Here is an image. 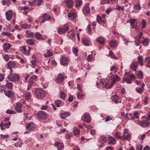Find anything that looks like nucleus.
I'll list each match as a JSON object with an SVG mask.
<instances>
[{
    "label": "nucleus",
    "mask_w": 150,
    "mask_h": 150,
    "mask_svg": "<svg viewBox=\"0 0 150 150\" xmlns=\"http://www.w3.org/2000/svg\"><path fill=\"white\" fill-rule=\"evenodd\" d=\"M37 116L40 120H45L47 118L46 114L42 111L39 112L38 113Z\"/></svg>",
    "instance_id": "5"
},
{
    "label": "nucleus",
    "mask_w": 150,
    "mask_h": 150,
    "mask_svg": "<svg viewBox=\"0 0 150 150\" xmlns=\"http://www.w3.org/2000/svg\"><path fill=\"white\" fill-rule=\"evenodd\" d=\"M73 133L75 135H77L80 134V131L77 128H75L73 130Z\"/></svg>",
    "instance_id": "35"
},
{
    "label": "nucleus",
    "mask_w": 150,
    "mask_h": 150,
    "mask_svg": "<svg viewBox=\"0 0 150 150\" xmlns=\"http://www.w3.org/2000/svg\"><path fill=\"white\" fill-rule=\"evenodd\" d=\"M109 0H102L101 2V4L103 5L104 4L109 3Z\"/></svg>",
    "instance_id": "62"
},
{
    "label": "nucleus",
    "mask_w": 150,
    "mask_h": 150,
    "mask_svg": "<svg viewBox=\"0 0 150 150\" xmlns=\"http://www.w3.org/2000/svg\"><path fill=\"white\" fill-rule=\"evenodd\" d=\"M130 136L129 134H123L122 135V140H125V139L129 140V138H130Z\"/></svg>",
    "instance_id": "33"
},
{
    "label": "nucleus",
    "mask_w": 150,
    "mask_h": 150,
    "mask_svg": "<svg viewBox=\"0 0 150 150\" xmlns=\"http://www.w3.org/2000/svg\"><path fill=\"white\" fill-rule=\"evenodd\" d=\"M144 89L142 88H136L135 90L137 92L139 93H141V92Z\"/></svg>",
    "instance_id": "55"
},
{
    "label": "nucleus",
    "mask_w": 150,
    "mask_h": 150,
    "mask_svg": "<svg viewBox=\"0 0 150 150\" xmlns=\"http://www.w3.org/2000/svg\"><path fill=\"white\" fill-rule=\"evenodd\" d=\"M69 37L70 38H73L75 36V34L74 31L73 30H70L69 32Z\"/></svg>",
    "instance_id": "29"
},
{
    "label": "nucleus",
    "mask_w": 150,
    "mask_h": 150,
    "mask_svg": "<svg viewBox=\"0 0 150 150\" xmlns=\"http://www.w3.org/2000/svg\"><path fill=\"white\" fill-rule=\"evenodd\" d=\"M119 99V97L117 96H113L111 97V99L114 102H117Z\"/></svg>",
    "instance_id": "42"
},
{
    "label": "nucleus",
    "mask_w": 150,
    "mask_h": 150,
    "mask_svg": "<svg viewBox=\"0 0 150 150\" xmlns=\"http://www.w3.org/2000/svg\"><path fill=\"white\" fill-rule=\"evenodd\" d=\"M35 95L37 98L42 99L45 97V92L42 88H36L35 90Z\"/></svg>",
    "instance_id": "1"
},
{
    "label": "nucleus",
    "mask_w": 150,
    "mask_h": 150,
    "mask_svg": "<svg viewBox=\"0 0 150 150\" xmlns=\"http://www.w3.org/2000/svg\"><path fill=\"white\" fill-rule=\"evenodd\" d=\"M26 43L29 45H32L33 44L34 42L32 39H28L27 40Z\"/></svg>",
    "instance_id": "37"
},
{
    "label": "nucleus",
    "mask_w": 150,
    "mask_h": 150,
    "mask_svg": "<svg viewBox=\"0 0 150 150\" xmlns=\"http://www.w3.org/2000/svg\"><path fill=\"white\" fill-rule=\"evenodd\" d=\"M13 83L11 82H8L6 85V86L9 89H11Z\"/></svg>",
    "instance_id": "53"
},
{
    "label": "nucleus",
    "mask_w": 150,
    "mask_h": 150,
    "mask_svg": "<svg viewBox=\"0 0 150 150\" xmlns=\"http://www.w3.org/2000/svg\"><path fill=\"white\" fill-rule=\"evenodd\" d=\"M117 41L111 40L110 42V46L111 47H114L117 46Z\"/></svg>",
    "instance_id": "31"
},
{
    "label": "nucleus",
    "mask_w": 150,
    "mask_h": 150,
    "mask_svg": "<svg viewBox=\"0 0 150 150\" xmlns=\"http://www.w3.org/2000/svg\"><path fill=\"white\" fill-rule=\"evenodd\" d=\"M7 65L9 68H12V67L14 68L16 66L15 63L12 61L8 62L7 63Z\"/></svg>",
    "instance_id": "25"
},
{
    "label": "nucleus",
    "mask_w": 150,
    "mask_h": 150,
    "mask_svg": "<svg viewBox=\"0 0 150 150\" xmlns=\"http://www.w3.org/2000/svg\"><path fill=\"white\" fill-rule=\"evenodd\" d=\"M47 56L46 57H48L52 56L53 55V54L52 52L50 50H48L47 52Z\"/></svg>",
    "instance_id": "57"
},
{
    "label": "nucleus",
    "mask_w": 150,
    "mask_h": 150,
    "mask_svg": "<svg viewBox=\"0 0 150 150\" xmlns=\"http://www.w3.org/2000/svg\"><path fill=\"white\" fill-rule=\"evenodd\" d=\"M107 140V139L106 136H102L100 138V141L103 142H105Z\"/></svg>",
    "instance_id": "40"
},
{
    "label": "nucleus",
    "mask_w": 150,
    "mask_h": 150,
    "mask_svg": "<svg viewBox=\"0 0 150 150\" xmlns=\"http://www.w3.org/2000/svg\"><path fill=\"white\" fill-rule=\"evenodd\" d=\"M23 107V105L20 103H17L16 104L15 109L18 112H22L21 108Z\"/></svg>",
    "instance_id": "13"
},
{
    "label": "nucleus",
    "mask_w": 150,
    "mask_h": 150,
    "mask_svg": "<svg viewBox=\"0 0 150 150\" xmlns=\"http://www.w3.org/2000/svg\"><path fill=\"white\" fill-rule=\"evenodd\" d=\"M105 87L107 88L110 89L112 87V85L109 82L106 83L105 85Z\"/></svg>",
    "instance_id": "50"
},
{
    "label": "nucleus",
    "mask_w": 150,
    "mask_h": 150,
    "mask_svg": "<svg viewBox=\"0 0 150 150\" xmlns=\"http://www.w3.org/2000/svg\"><path fill=\"white\" fill-rule=\"evenodd\" d=\"M134 116L131 117L130 118H129V120H132L134 119L135 118H139V114L137 112H135L134 114Z\"/></svg>",
    "instance_id": "30"
},
{
    "label": "nucleus",
    "mask_w": 150,
    "mask_h": 150,
    "mask_svg": "<svg viewBox=\"0 0 150 150\" xmlns=\"http://www.w3.org/2000/svg\"><path fill=\"white\" fill-rule=\"evenodd\" d=\"M115 136L116 138L121 139L122 138V136H121L120 133L117 132L115 134Z\"/></svg>",
    "instance_id": "41"
},
{
    "label": "nucleus",
    "mask_w": 150,
    "mask_h": 150,
    "mask_svg": "<svg viewBox=\"0 0 150 150\" xmlns=\"http://www.w3.org/2000/svg\"><path fill=\"white\" fill-rule=\"evenodd\" d=\"M35 36L36 38L39 40H42L43 38L42 37V35L40 33L36 32L35 33Z\"/></svg>",
    "instance_id": "20"
},
{
    "label": "nucleus",
    "mask_w": 150,
    "mask_h": 150,
    "mask_svg": "<svg viewBox=\"0 0 150 150\" xmlns=\"http://www.w3.org/2000/svg\"><path fill=\"white\" fill-rule=\"evenodd\" d=\"M86 30H88V33L89 34L91 35L92 34L91 33V26L90 24H89L87 27L86 28Z\"/></svg>",
    "instance_id": "44"
},
{
    "label": "nucleus",
    "mask_w": 150,
    "mask_h": 150,
    "mask_svg": "<svg viewBox=\"0 0 150 150\" xmlns=\"http://www.w3.org/2000/svg\"><path fill=\"white\" fill-rule=\"evenodd\" d=\"M120 79V78L117 75H115L114 76L113 79H112L110 83L112 86V85L116 83V81H118Z\"/></svg>",
    "instance_id": "17"
},
{
    "label": "nucleus",
    "mask_w": 150,
    "mask_h": 150,
    "mask_svg": "<svg viewBox=\"0 0 150 150\" xmlns=\"http://www.w3.org/2000/svg\"><path fill=\"white\" fill-rule=\"evenodd\" d=\"M10 2V0H2L1 1V3L3 5H6Z\"/></svg>",
    "instance_id": "56"
},
{
    "label": "nucleus",
    "mask_w": 150,
    "mask_h": 150,
    "mask_svg": "<svg viewBox=\"0 0 150 150\" xmlns=\"http://www.w3.org/2000/svg\"><path fill=\"white\" fill-rule=\"evenodd\" d=\"M97 20L98 22L100 24H101V23L103 21V20H102V18L99 16H97Z\"/></svg>",
    "instance_id": "58"
},
{
    "label": "nucleus",
    "mask_w": 150,
    "mask_h": 150,
    "mask_svg": "<svg viewBox=\"0 0 150 150\" xmlns=\"http://www.w3.org/2000/svg\"><path fill=\"white\" fill-rule=\"evenodd\" d=\"M138 62H134L132 63L130 65V68L132 70L135 71L136 69L137 66L138 64Z\"/></svg>",
    "instance_id": "21"
},
{
    "label": "nucleus",
    "mask_w": 150,
    "mask_h": 150,
    "mask_svg": "<svg viewBox=\"0 0 150 150\" xmlns=\"http://www.w3.org/2000/svg\"><path fill=\"white\" fill-rule=\"evenodd\" d=\"M127 115L128 114L127 113L125 114L123 112H122L121 113V116L124 119L128 120H130L129 118L128 117Z\"/></svg>",
    "instance_id": "34"
},
{
    "label": "nucleus",
    "mask_w": 150,
    "mask_h": 150,
    "mask_svg": "<svg viewBox=\"0 0 150 150\" xmlns=\"http://www.w3.org/2000/svg\"><path fill=\"white\" fill-rule=\"evenodd\" d=\"M73 52L74 54H75V56H77L78 54V49L76 47H74L73 50Z\"/></svg>",
    "instance_id": "54"
},
{
    "label": "nucleus",
    "mask_w": 150,
    "mask_h": 150,
    "mask_svg": "<svg viewBox=\"0 0 150 150\" xmlns=\"http://www.w3.org/2000/svg\"><path fill=\"white\" fill-rule=\"evenodd\" d=\"M26 34L27 36L29 38L33 37L34 35V33L33 32H29L28 31H26Z\"/></svg>",
    "instance_id": "47"
},
{
    "label": "nucleus",
    "mask_w": 150,
    "mask_h": 150,
    "mask_svg": "<svg viewBox=\"0 0 150 150\" xmlns=\"http://www.w3.org/2000/svg\"><path fill=\"white\" fill-rule=\"evenodd\" d=\"M60 98L62 99H64L65 98V95L63 91H62L60 93Z\"/></svg>",
    "instance_id": "51"
},
{
    "label": "nucleus",
    "mask_w": 150,
    "mask_h": 150,
    "mask_svg": "<svg viewBox=\"0 0 150 150\" xmlns=\"http://www.w3.org/2000/svg\"><path fill=\"white\" fill-rule=\"evenodd\" d=\"M134 75L130 74L127 77H125L124 78V80L125 81H130L131 80L134 79Z\"/></svg>",
    "instance_id": "19"
},
{
    "label": "nucleus",
    "mask_w": 150,
    "mask_h": 150,
    "mask_svg": "<svg viewBox=\"0 0 150 150\" xmlns=\"http://www.w3.org/2000/svg\"><path fill=\"white\" fill-rule=\"evenodd\" d=\"M149 39H145L143 41H142V42L145 46H147L149 44Z\"/></svg>",
    "instance_id": "38"
},
{
    "label": "nucleus",
    "mask_w": 150,
    "mask_h": 150,
    "mask_svg": "<svg viewBox=\"0 0 150 150\" xmlns=\"http://www.w3.org/2000/svg\"><path fill=\"white\" fill-rule=\"evenodd\" d=\"M64 80V77L63 75L61 74H59L55 81L57 82L61 83Z\"/></svg>",
    "instance_id": "7"
},
{
    "label": "nucleus",
    "mask_w": 150,
    "mask_h": 150,
    "mask_svg": "<svg viewBox=\"0 0 150 150\" xmlns=\"http://www.w3.org/2000/svg\"><path fill=\"white\" fill-rule=\"evenodd\" d=\"M64 2L66 6L69 8L72 7L74 5V2L72 0H64Z\"/></svg>",
    "instance_id": "8"
},
{
    "label": "nucleus",
    "mask_w": 150,
    "mask_h": 150,
    "mask_svg": "<svg viewBox=\"0 0 150 150\" xmlns=\"http://www.w3.org/2000/svg\"><path fill=\"white\" fill-rule=\"evenodd\" d=\"M115 9L118 11L120 10L123 11L124 9V6L121 7L119 6H117L116 8Z\"/></svg>",
    "instance_id": "60"
},
{
    "label": "nucleus",
    "mask_w": 150,
    "mask_h": 150,
    "mask_svg": "<svg viewBox=\"0 0 150 150\" xmlns=\"http://www.w3.org/2000/svg\"><path fill=\"white\" fill-rule=\"evenodd\" d=\"M137 76L139 79H142L143 78V74L142 71H139L138 74Z\"/></svg>",
    "instance_id": "48"
},
{
    "label": "nucleus",
    "mask_w": 150,
    "mask_h": 150,
    "mask_svg": "<svg viewBox=\"0 0 150 150\" xmlns=\"http://www.w3.org/2000/svg\"><path fill=\"white\" fill-rule=\"evenodd\" d=\"M61 64L63 66H65L68 64V60L66 57H61L60 59Z\"/></svg>",
    "instance_id": "10"
},
{
    "label": "nucleus",
    "mask_w": 150,
    "mask_h": 150,
    "mask_svg": "<svg viewBox=\"0 0 150 150\" xmlns=\"http://www.w3.org/2000/svg\"><path fill=\"white\" fill-rule=\"evenodd\" d=\"M136 19H130L128 21L127 23L129 22L130 23L131 25H134V24L136 23Z\"/></svg>",
    "instance_id": "39"
},
{
    "label": "nucleus",
    "mask_w": 150,
    "mask_h": 150,
    "mask_svg": "<svg viewBox=\"0 0 150 150\" xmlns=\"http://www.w3.org/2000/svg\"><path fill=\"white\" fill-rule=\"evenodd\" d=\"M4 91L5 95L6 96L9 98H12L13 97V94L12 91L9 90L6 91L4 89H2Z\"/></svg>",
    "instance_id": "12"
},
{
    "label": "nucleus",
    "mask_w": 150,
    "mask_h": 150,
    "mask_svg": "<svg viewBox=\"0 0 150 150\" xmlns=\"http://www.w3.org/2000/svg\"><path fill=\"white\" fill-rule=\"evenodd\" d=\"M138 123L141 126L144 127H145L148 126L149 124L147 121L144 120L141 122H139Z\"/></svg>",
    "instance_id": "16"
},
{
    "label": "nucleus",
    "mask_w": 150,
    "mask_h": 150,
    "mask_svg": "<svg viewBox=\"0 0 150 150\" xmlns=\"http://www.w3.org/2000/svg\"><path fill=\"white\" fill-rule=\"evenodd\" d=\"M142 35V33L141 32H140L137 35L136 37L135 38L136 39H140Z\"/></svg>",
    "instance_id": "61"
},
{
    "label": "nucleus",
    "mask_w": 150,
    "mask_h": 150,
    "mask_svg": "<svg viewBox=\"0 0 150 150\" xmlns=\"http://www.w3.org/2000/svg\"><path fill=\"white\" fill-rule=\"evenodd\" d=\"M69 30V28L67 25H65L62 28H59L58 32L59 34H62L66 33Z\"/></svg>",
    "instance_id": "4"
},
{
    "label": "nucleus",
    "mask_w": 150,
    "mask_h": 150,
    "mask_svg": "<svg viewBox=\"0 0 150 150\" xmlns=\"http://www.w3.org/2000/svg\"><path fill=\"white\" fill-rule=\"evenodd\" d=\"M109 144H112L115 145L116 143V140L111 136L109 137Z\"/></svg>",
    "instance_id": "22"
},
{
    "label": "nucleus",
    "mask_w": 150,
    "mask_h": 150,
    "mask_svg": "<svg viewBox=\"0 0 150 150\" xmlns=\"http://www.w3.org/2000/svg\"><path fill=\"white\" fill-rule=\"evenodd\" d=\"M12 12L11 10H9L6 13V16L7 20L10 21L12 18Z\"/></svg>",
    "instance_id": "11"
},
{
    "label": "nucleus",
    "mask_w": 150,
    "mask_h": 150,
    "mask_svg": "<svg viewBox=\"0 0 150 150\" xmlns=\"http://www.w3.org/2000/svg\"><path fill=\"white\" fill-rule=\"evenodd\" d=\"M8 79L10 81L15 82L18 81L20 77L17 74L13 73V74L9 75Z\"/></svg>",
    "instance_id": "2"
},
{
    "label": "nucleus",
    "mask_w": 150,
    "mask_h": 150,
    "mask_svg": "<svg viewBox=\"0 0 150 150\" xmlns=\"http://www.w3.org/2000/svg\"><path fill=\"white\" fill-rule=\"evenodd\" d=\"M11 45L9 43H4L3 45L4 51L6 52H8V50L10 49Z\"/></svg>",
    "instance_id": "14"
},
{
    "label": "nucleus",
    "mask_w": 150,
    "mask_h": 150,
    "mask_svg": "<svg viewBox=\"0 0 150 150\" xmlns=\"http://www.w3.org/2000/svg\"><path fill=\"white\" fill-rule=\"evenodd\" d=\"M109 54L112 58H114L116 59H117V58L115 56L114 53L112 51H110Z\"/></svg>",
    "instance_id": "45"
},
{
    "label": "nucleus",
    "mask_w": 150,
    "mask_h": 150,
    "mask_svg": "<svg viewBox=\"0 0 150 150\" xmlns=\"http://www.w3.org/2000/svg\"><path fill=\"white\" fill-rule=\"evenodd\" d=\"M54 146L58 148V150H61L64 147V145L59 142H57L55 143Z\"/></svg>",
    "instance_id": "15"
},
{
    "label": "nucleus",
    "mask_w": 150,
    "mask_h": 150,
    "mask_svg": "<svg viewBox=\"0 0 150 150\" xmlns=\"http://www.w3.org/2000/svg\"><path fill=\"white\" fill-rule=\"evenodd\" d=\"M69 115V113L67 112L61 113L60 114L61 118L63 119H65Z\"/></svg>",
    "instance_id": "27"
},
{
    "label": "nucleus",
    "mask_w": 150,
    "mask_h": 150,
    "mask_svg": "<svg viewBox=\"0 0 150 150\" xmlns=\"http://www.w3.org/2000/svg\"><path fill=\"white\" fill-rule=\"evenodd\" d=\"M142 28H145L146 26V23L145 20L142 19Z\"/></svg>",
    "instance_id": "49"
},
{
    "label": "nucleus",
    "mask_w": 150,
    "mask_h": 150,
    "mask_svg": "<svg viewBox=\"0 0 150 150\" xmlns=\"http://www.w3.org/2000/svg\"><path fill=\"white\" fill-rule=\"evenodd\" d=\"M82 1L81 0H76L75 6L76 7H79L81 6Z\"/></svg>",
    "instance_id": "28"
},
{
    "label": "nucleus",
    "mask_w": 150,
    "mask_h": 150,
    "mask_svg": "<svg viewBox=\"0 0 150 150\" xmlns=\"http://www.w3.org/2000/svg\"><path fill=\"white\" fill-rule=\"evenodd\" d=\"M134 7L136 8L137 9L139 10H140L141 9V6L139 4H138L134 5Z\"/></svg>",
    "instance_id": "64"
},
{
    "label": "nucleus",
    "mask_w": 150,
    "mask_h": 150,
    "mask_svg": "<svg viewBox=\"0 0 150 150\" xmlns=\"http://www.w3.org/2000/svg\"><path fill=\"white\" fill-rule=\"evenodd\" d=\"M31 50V47L28 46H23L21 47V51L22 52L26 55H29V52Z\"/></svg>",
    "instance_id": "3"
},
{
    "label": "nucleus",
    "mask_w": 150,
    "mask_h": 150,
    "mask_svg": "<svg viewBox=\"0 0 150 150\" xmlns=\"http://www.w3.org/2000/svg\"><path fill=\"white\" fill-rule=\"evenodd\" d=\"M105 40L104 38L102 37H100L97 38L96 39V40L97 42L102 44H103L104 43Z\"/></svg>",
    "instance_id": "26"
},
{
    "label": "nucleus",
    "mask_w": 150,
    "mask_h": 150,
    "mask_svg": "<svg viewBox=\"0 0 150 150\" xmlns=\"http://www.w3.org/2000/svg\"><path fill=\"white\" fill-rule=\"evenodd\" d=\"M42 18L43 19V21H42V23H43L45 21H48L50 18V16H48L45 13L42 16Z\"/></svg>",
    "instance_id": "23"
},
{
    "label": "nucleus",
    "mask_w": 150,
    "mask_h": 150,
    "mask_svg": "<svg viewBox=\"0 0 150 150\" xmlns=\"http://www.w3.org/2000/svg\"><path fill=\"white\" fill-rule=\"evenodd\" d=\"M2 34L8 37H10L11 35V33L5 31L3 32Z\"/></svg>",
    "instance_id": "52"
},
{
    "label": "nucleus",
    "mask_w": 150,
    "mask_h": 150,
    "mask_svg": "<svg viewBox=\"0 0 150 150\" xmlns=\"http://www.w3.org/2000/svg\"><path fill=\"white\" fill-rule=\"evenodd\" d=\"M84 13L86 14H89L90 11L89 7V4H86L84 6L83 8Z\"/></svg>",
    "instance_id": "9"
},
{
    "label": "nucleus",
    "mask_w": 150,
    "mask_h": 150,
    "mask_svg": "<svg viewBox=\"0 0 150 150\" xmlns=\"http://www.w3.org/2000/svg\"><path fill=\"white\" fill-rule=\"evenodd\" d=\"M22 144V143L20 141H18L17 142L15 143L14 145L16 147H18V146L21 147Z\"/></svg>",
    "instance_id": "46"
},
{
    "label": "nucleus",
    "mask_w": 150,
    "mask_h": 150,
    "mask_svg": "<svg viewBox=\"0 0 150 150\" xmlns=\"http://www.w3.org/2000/svg\"><path fill=\"white\" fill-rule=\"evenodd\" d=\"M81 119L87 122H89L91 119L90 115L87 113L84 114L82 117Z\"/></svg>",
    "instance_id": "6"
},
{
    "label": "nucleus",
    "mask_w": 150,
    "mask_h": 150,
    "mask_svg": "<svg viewBox=\"0 0 150 150\" xmlns=\"http://www.w3.org/2000/svg\"><path fill=\"white\" fill-rule=\"evenodd\" d=\"M30 96H31L30 93V92L28 93L25 96L26 99L27 100H29L30 99Z\"/></svg>",
    "instance_id": "63"
},
{
    "label": "nucleus",
    "mask_w": 150,
    "mask_h": 150,
    "mask_svg": "<svg viewBox=\"0 0 150 150\" xmlns=\"http://www.w3.org/2000/svg\"><path fill=\"white\" fill-rule=\"evenodd\" d=\"M76 15L75 13H69L68 15V17L71 19L73 20L76 17Z\"/></svg>",
    "instance_id": "24"
},
{
    "label": "nucleus",
    "mask_w": 150,
    "mask_h": 150,
    "mask_svg": "<svg viewBox=\"0 0 150 150\" xmlns=\"http://www.w3.org/2000/svg\"><path fill=\"white\" fill-rule=\"evenodd\" d=\"M26 128L28 130L31 131L33 130L34 128L33 124L32 122L28 123L26 125Z\"/></svg>",
    "instance_id": "18"
},
{
    "label": "nucleus",
    "mask_w": 150,
    "mask_h": 150,
    "mask_svg": "<svg viewBox=\"0 0 150 150\" xmlns=\"http://www.w3.org/2000/svg\"><path fill=\"white\" fill-rule=\"evenodd\" d=\"M76 95L77 98L79 99H81L83 97V95L79 92H77Z\"/></svg>",
    "instance_id": "59"
},
{
    "label": "nucleus",
    "mask_w": 150,
    "mask_h": 150,
    "mask_svg": "<svg viewBox=\"0 0 150 150\" xmlns=\"http://www.w3.org/2000/svg\"><path fill=\"white\" fill-rule=\"evenodd\" d=\"M55 104L57 107H59L62 106L61 101L59 100H56L55 101Z\"/></svg>",
    "instance_id": "36"
},
{
    "label": "nucleus",
    "mask_w": 150,
    "mask_h": 150,
    "mask_svg": "<svg viewBox=\"0 0 150 150\" xmlns=\"http://www.w3.org/2000/svg\"><path fill=\"white\" fill-rule=\"evenodd\" d=\"M82 43L84 45L87 46H89V40L86 38H83L82 41Z\"/></svg>",
    "instance_id": "32"
},
{
    "label": "nucleus",
    "mask_w": 150,
    "mask_h": 150,
    "mask_svg": "<svg viewBox=\"0 0 150 150\" xmlns=\"http://www.w3.org/2000/svg\"><path fill=\"white\" fill-rule=\"evenodd\" d=\"M6 113L8 114H15L16 112L10 109L7 110L6 112Z\"/></svg>",
    "instance_id": "43"
}]
</instances>
